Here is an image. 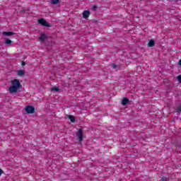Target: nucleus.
I'll return each instance as SVG.
<instances>
[{
    "instance_id": "nucleus-1",
    "label": "nucleus",
    "mask_w": 181,
    "mask_h": 181,
    "mask_svg": "<svg viewBox=\"0 0 181 181\" xmlns=\"http://www.w3.org/2000/svg\"><path fill=\"white\" fill-rule=\"evenodd\" d=\"M21 88H22V84L18 79H13L11 81V86L8 88V91L11 94H15Z\"/></svg>"
},
{
    "instance_id": "nucleus-2",
    "label": "nucleus",
    "mask_w": 181,
    "mask_h": 181,
    "mask_svg": "<svg viewBox=\"0 0 181 181\" xmlns=\"http://www.w3.org/2000/svg\"><path fill=\"white\" fill-rule=\"evenodd\" d=\"M37 22L40 25H42V26H45V28H50V24L47 23V21H46L44 18L38 19Z\"/></svg>"
},
{
    "instance_id": "nucleus-3",
    "label": "nucleus",
    "mask_w": 181,
    "mask_h": 181,
    "mask_svg": "<svg viewBox=\"0 0 181 181\" xmlns=\"http://www.w3.org/2000/svg\"><path fill=\"white\" fill-rule=\"evenodd\" d=\"M25 111L27 114H34L35 107L32 105H28L25 107Z\"/></svg>"
},
{
    "instance_id": "nucleus-4",
    "label": "nucleus",
    "mask_w": 181,
    "mask_h": 181,
    "mask_svg": "<svg viewBox=\"0 0 181 181\" xmlns=\"http://www.w3.org/2000/svg\"><path fill=\"white\" fill-rule=\"evenodd\" d=\"M76 136L78 139L79 142H83V139L84 138V136L83 134V129H79L78 130V133L76 134Z\"/></svg>"
},
{
    "instance_id": "nucleus-5",
    "label": "nucleus",
    "mask_w": 181,
    "mask_h": 181,
    "mask_svg": "<svg viewBox=\"0 0 181 181\" xmlns=\"http://www.w3.org/2000/svg\"><path fill=\"white\" fill-rule=\"evenodd\" d=\"M83 18L87 19V18H90V11H84L82 13Z\"/></svg>"
},
{
    "instance_id": "nucleus-6",
    "label": "nucleus",
    "mask_w": 181,
    "mask_h": 181,
    "mask_svg": "<svg viewBox=\"0 0 181 181\" xmlns=\"http://www.w3.org/2000/svg\"><path fill=\"white\" fill-rule=\"evenodd\" d=\"M129 103V99L127 98H123L122 100V105H127Z\"/></svg>"
},
{
    "instance_id": "nucleus-7",
    "label": "nucleus",
    "mask_w": 181,
    "mask_h": 181,
    "mask_svg": "<svg viewBox=\"0 0 181 181\" xmlns=\"http://www.w3.org/2000/svg\"><path fill=\"white\" fill-rule=\"evenodd\" d=\"M148 47H153L155 46V40H150L148 43Z\"/></svg>"
},
{
    "instance_id": "nucleus-8",
    "label": "nucleus",
    "mask_w": 181,
    "mask_h": 181,
    "mask_svg": "<svg viewBox=\"0 0 181 181\" xmlns=\"http://www.w3.org/2000/svg\"><path fill=\"white\" fill-rule=\"evenodd\" d=\"M17 74L19 76V77H23V76L25 74V70L18 71Z\"/></svg>"
},
{
    "instance_id": "nucleus-9",
    "label": "nucleus",
    "mask_w": 181,
    "mask_h": 181,
    "mask_svg": "<svg viewBox=\"0 0 181 181\" xmlns=\"http://www.w3.org/2000/svg\"><path fill=\"white\" fill-rule=\"evenodd\" d=\"M40 40L41 42H43L44 40H46V35H45L44 33L41 34L40 37H39Z\"/></svg>"
},
{
    "instance_id": "nucleus-10",
    "label": "nucleus",
    "mask_w": 181,
    "mask_h": 181,
    "mask_svg": "<svg viewBox=\"0 0 181 181\" xmlns=\"http://www.w3.org/2000/svg\"><path fill=\"white\" fill-rule=\"evenodd\" d=\"M3 35H6V36H12V35H15L13 32H4Z\"/></svg>"
},
{
    "instance_id": "nucleus-11",
    "label": "nucleus",
    "mask_w": 181,
    "mask_h": 181,
    "mask_svg": "<svg viewBox=\"0 0 181 181\" xmlns=\"http://www.w3.org/2000/svg\"><path fill=\"white\" fill-rule=\"evenodd\" d=\"M60 2V0H51V4L52 5H57Z\"/></svg>"
},
{
    "instance_id": "nucleus-12",
    "label": "nucleus",
    "mask_w": 181,
    "mask_h": 181,
    "mask_svg": "<svg viewBox=\"0 0 181 181\" xmlns=\"http://www.w3.org/2000/svg\"><path fill=\"white\" fill-rule=\"evenodd\" d=\"M69 118L71 122H76V118L74 117L69 115Z\"/></svg>"
},
{
    "instance_id": "nucleus-13",
    "label": "nucleus",
    "mask_w": 181,
    "mask_h": 181,
    "mask_svg": "<svg viewBox=\"0 0 181 181\" xmlns=\"http://www.w3.org/2000/svg\"><path fill=\"white\" fill-rule=\"evenodd\" d=\"M52 91H59L60 90V88H59V87H53L51 88Z\"/></svg>"
},
{
    "instance_id": "nucleus-14",
    "label": "nucleus",
    "mask_w": 181,
    "mask_h": 181,
    "mask_svg": "<svg viewBox=\"0 0 181 181\" xmlns=\"http://www.w3.org/2000/svg\"><path fill=\"white\" fill-rule=\"evenodd\" d=\"M5 43H6V45H11V43H12V40H11L9 39H6Z\"/></svg>"
},
{
    "instance_id": "nucleus-15",
    "label": "nucleus",
    "mask_w": 181,
    "mask_h": 181,
    "mask_svg": "<svg viewBox=\"0 0 181 181\" xmlns=\"http://www.w3.org/2000/svg\"><path fill=\"white\" fill-rule=\"evenodd\" d=\"M112 69H118L119 66H118V65H117L115 64H112Z\"/></svg>"
},
{
    "instance_id": "nucleus-16",
    "label": "nucleus",
    "mask_w": 181,
    "mask_h": 181,
    "mask_svg": "<svg viewBox=\"0 0 181 181\" xmlns=\"http://www.w3.org/2000/svg\"><path fill=\"white\" fill-rule=\"evenodd\" d=\"M177 81H179V83H181V75H178L177 76Z\"/></svg>"
},
{
    "instance_id": "nucleus-17",
    "label": "nucleus",
    "mask_w": 181,
    "mask_h": 181,
    "mask_svg": "<svg viewBox=\"0 0 181 181\" xmlns=\"http://www.w3.org/2000/svg\"><path fill=\"white\" fill-rule=\"evenodd\" d=\"M161 180L162 181H168V177H162Z\"/></svg>"
},
{
    "instance_id": "nucleus-18",
    "label": "nucleus",
    "mask_w": 181,
    "mask_h": 181,
    "mask_svg": "<svg viewBox=\"0 0 181 181\" xmlns=\"http://www.w3.org/2000/svg\"><path fill=\"white\" fill-rule=\"evenodd\" d=\"M92 9H93V11H96L97 10V6H93Z\"/></svg>"
},
{
    "instance_id": "nucleus-19",
    "label": "nucleus",
    "mask_w": 181,
    "mask_h": 181,
    "mask_svg": "<svg viewBox=\"0 0 181 181\" xmlns=\"http://www.w3.org/2000/svg\"><path fill=\"white\" fill-rule=\"evenodd\" d=\"M21 66H26V63L24 61L21 62Z\"/></svg>"
},
{
    "instance_id": "nucleus-20",
    "label": "nucleus",
    "mask_w": 181,
    "mask_h": 181,
    "mask_svg": "<svg viewBox=\"0 0 181 181\" xmlns=\"http://www.w3.org/2000/svg\"><path fill=\"white\" fill-rule=\"evenodd\" d=\"M2 173H4V170H2V169L0 168V176L1 175H2Z\"/></svg>"
},
{
    "instance_id": "nucleus-21",
    "label": "nucleus",
    "mask_w": 181,
    "mask_h": 181,
    "mask_svg": "<svg viewBox=\"0 0 181 181\" xmlns=\"http://www.w3.org/2000/svg\"><path fill=\"white\" fill-rule=\"evenodd\" d=\"M178 64L181 66V59L179 61Z\"/></svg>"
},
{
    "instance_id": "nucleus-22",
    "label": "nucleus",
    "mask_w": 181,
    "mask_h": 181,
    "mask_svg": "<svg viewBox=\"0 0 181 181\" xmlns=\"http://www.w3.org/2000/svg\"><path fill=\"white\" fill-rule=\"evenodd\" d=\"M176 148H178L179 149H181V146H176Z\"/></svg>"
}]
</instances>
